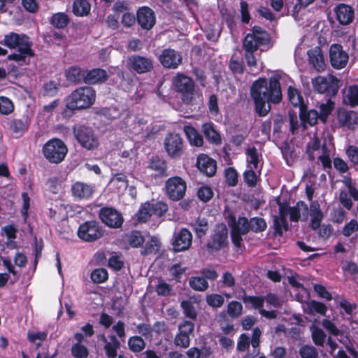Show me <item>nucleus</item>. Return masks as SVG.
<instances>
[{"instance_id":"19","label":"nucleus","mask_w":358,"mask_h":358,"mask_svg":"<svg viewBox=\"0 0 358 358\" xmlns=\"http://www.w3.org/2000/svg\"><path fill=\"white\" fill-rule=\"evenodd\" d=\"M136 18L141 28L146 30L151 29L156 22L154 11L147 6H143L138 9Z\"/></svg>"},{"instance_id":"48","label":"nucleus","mask_w":358,"mask_h":358,"mask_svg":"<svg viewBox=\"0 0 358 358\" xmlns=\"http://www.w3.org/2000/svg\"><path fill=\"white\" fill-rule=\"evenodd\" d=\"M299 355L301 358H318V351L313 345H303L299 350Z\"/></svg>"},{"instance_id":"12","label":"nucleus","mask_w":358,"mask_h":358,"mask_svg":"<svg viewBox=\"0 0 358 358\" xmlns=\"http://www.w3.org/2000/svg\"><path fill=\"white\" fill-rule=\"evenodd\" d=\"M268 41V34L260 27H255L253 28L252 32L248 34L245 37L243 48L244 50H247L246 45H248L249 50L257 51L259 45L266 43Z\"/></svg>"},{"instance_id":"46","label":"nucleus","mask_w":358,"mask_h":358,"mask_svg":"<svg viewBox=\"0 0 358 358\" xmlns=\"http://www.w3.org/2000/svg\"><path fill=\"white\" fill-rule=\"evenodd\" d=\"M128 345L130 350L134 352H139L145 347L144 340L137 336L131 337L128 341Z\"/></svg>"},{"instance_id":"59","label":"nucleus","mask_w":358,"mask_h":358,"mask_svg":"<svg viewBox=\"0 0 358 358\" xmlns=\"http://www.w3.org/2000/svg\"><path fill=\"white\" fill-rule=\"evenodd\" d=\"M262 331L259 328L253 329L252 336L251 338V345L254 348L252 355L257 356L259 354L258 347L260 343V337Z\"/></svg>"},{"instance_id":"17","label":"nucleus","mask_w":358,"mask_h":358,"mask_svg":"<svg viewBox=\"0 0 358 358\" xmlns=\"http://www.w3.org/2000/svg\"><path fill=\"white\" fill-rule=\"evenodd\" d=\"M145 121L134 115L129 114L122 117L120 122V128L127 132L135 134H140L145 125Z\"/></svg>"},{"instance_id":"7","label":"nucleus","mask_w":358,"mask_h":358,"mask_svg":"<svg viewBox=\"0 0 358 358\" xmlns=\"http://www.w3.org/2000/svg\"><path fill=\"white\" fill-rule=\"evenodd\" d=\"M3 45L6 47L14 49L18 48V51H22L24 53L31 54V47L32 43L29 38L24 34H17L10 32L4 36Z\"/></svg>"},{"instance_id":"62","label":"nucleus","mask_w":358,"mask_h":358,"mask_svg":"<svg viewBox=\"0 0 358 358\" xmlns=\"http://www.w3.org/2000/svg\"><path fill=\"white\" fill-rule=\"evenodd\" d=\"M172 288L170 285L165 281L159 280L155 287V291L158 295L168 296L170 294Z\"/></svg>"},{"instance_id":"31","label":"nucleus","mask_w":358,"mask_h":358,"mask_svg":"<svg viewBox=\"0 0 358 358\" xmlns=\"http://www.w3.org/2000/svg\"><path fill=\"white\" fill-rule=\"evenodd\" d=\"M247 167L257 169L262 155L255 147H249L245 150Z\"/></svg>"},{"instance_id":"44","label":"nucleus","mask_w":358,"mask_h":358,"mask_svg":"<svg viewBox=\"0 0 358 358\" xmlns=\"http://www.w3.org/2000/svg\"><path fill=\"white\" fill-rule=\"evenodd\" d=\"M127 241L131 247L138 248L145 242V238L140 231H134L127 235Z\"/></svg>"},{"instance_id":"30","label":"nucleus","mask_w":358,"mask_h":358,"mask_svg":"<svg viewBox=\"0 0 358 358\" xmlns=\"http://www.w3.org/2000/svg\"><path fill=\"white\" fill-rule=\"evenodd\" d=\"M109 186L118 193H123L128 187V180L123 173L115 174L110 180Z\"/></svg>"},{"instance_id":"60","label":"nucleus","mask_w":358,"mask_h":358,"mask_svg":"<svg viewBox=\"0 0 358 358\" xmlns=\"http://www.w3.org/2000/svg\"><path fill=\"white\" fill-rule=\"evenodd\" d=\"M255 169L248 168L244 173V180L250 187H255L257 181V175Z\"/></svg>"},{"instance_id":"8","label":"nucleus","mask_w":358,"mask_h":358,"mask_svg":"<svg viewBox=\"0 0 358 358\" xmlns=\"http://www.w3.org/2000/svg\"><path fill=\"white\" fill-rule=\"evenodd\" d=\"M312 83L314 90L320 94H335L339 88V80L332 75L317 76Z\"/></svg>"},{"instance_id":"34","label":"nucleus","mask_w":358,"mask_h":358,"mask_svg":"<svg viewBox=\"0 0 358 358\" xmlns=\"http://www.w3.org/2000/svg\"><path fill=\"white\" fill-rule=\"evenodd\" d=\"M198 303L199 301L195 297H191L188 300L182 301L180 303V306L184 311V314L191 319L196 318L197 314L196 308L193 304Z\"/></svg>"},{"instance_id":"41","label":"nucleus","mask_w":358,"mask_h":358,"mask_svg":"<svg viewBox=\"0 0 358 358\" xmlns=\"http://www.w3.org/2000/svg\"><path fill=\"white\" fill-rule=\"evenodd\" d=\"M288 98L291 103L295 107H299L301 110L303 106V97L300 95L298 90L292 86H289L287 90Z\"/></svg>"},{"instance_id":"42","label":"nucleus","mask_w":358,"mask_h":358,"mask_svg":"<svg viewBox=\"0 0 358 358\" xmlns=\"http://www.w3.org/2000/svg\"><path fill=\"white\" fill-rule=\"evenodd\" d=\"M149 168L156 172L157 175H163L166 170V165L164 160L158 157H152Z\"/></svg>"},{"instance_id":"5","label":"nucleus","mask_w":358,"mask_h":358,"mask_svg":"<svg viewBox=\"0 0 358 358\" xmlns=\"http://www.w3.org/2000/svg\"><path fill=\"white\" fill-rule=\"evenodd\" d=\"M68 152L64 143L57 138L48 141L43 148L45 157L51 163L58 164L62 162Z\"/></svg>"},{"instance_id":"49","label":"nucleus","mask_w":358,"mask_h":358,"mask_svg":"<svg viewBox=\"0 0 358 358\" xmlns=\"http://www.w3.org/2000/svg\"><path fill=\"white\" fill-rule=\"evenodd\" d=\"M250 231L258 233L264 231L266 228V222L260 217H253L249 220Z\"/></svg>"},{"instance_id":"43","label":"nucleus","mask_w":358,"mask_h":358,"mask_svg":"<svg viewBox=\"0 0 358 358\" xmlns=\"http://www.w3.org/2000/svg\"><path fill=\"white\" fill-rule=\"evenodd\" d=\"M300 111V117L304 124L308 123L311 126L315 125L317 122V119L320 118V115L315 110H310L307 112Z\"/></svg>"},{"instance_id":"24","label":"nucleus","mask_w":358,"mask_h":358,"mask_svg":"<svg viewBox=\"0 0 358 358\" xmlns=\"http://www.w3.org/2000/svg\"><path fill=\"white\" fill-rule=\"evenodd\" d=\"M334 12L337 20L343 25H347L351 23L355 17L352 8L344 3H341L336 6Z\"/></svg>"},{"instance_id":"10","label":"nucleus","mask_w":358,"mask_h":358,"mask_svg":"<svg viewBox=\"0 0 358 358\" xmlns=\"http://www.w3.org/2000/svg\"><path fill=\"white\" fill-rule=\"evenodd\" d=\"M229 224L231 227V239L234 244L240 247L242 242V235L250 231L249 220L245 217H239L236 220L234 217H230Z\"/></svg>"},{"instance_id":"23","label":"nucleus","mask_w":358,"mask_h":358,"mask_svg":"<svg viewBox=\"0 0 358 358\" xmlns=\"http://www.w3.org/2000/svg\"><path fill=\"white\" fill-rule=\"evenodd\" d=\"M196 166L201 173L209 177L216 173V162L204 154L198 156Z\"/></svg>"},{"instance_id":"38","label":"nucleus","mask_w":358,"mask_h":358,"mask_svg":"<svg viewBox=\"0 0 358 358\" xmlns=\"http://www.w3.org/2000/svg\"><path fill=\"white\" fill-rule=\"evenodd\" d=\"M344 100L351 106L358 105V86H350L345 92Z\"/></svg>"},{"instance_id":"58","label":"nucleus","mask_w":358,"mask_h":358,"mask_svg":"<svg viewBox=\"0 0 358 358\" xmlns=\"http://www.w3.org/2000/svg\"><path fill=\"white\" fill-rule=\"evenodd\" d=\"M14 106L13 102L5 96L0 97V113L3 115H8L13 112Z\"/></svg>"},{"instance_id":"16","label":"nucleus","mask_w":358,"mask_h":358,"mask_svg":"<svg viewBox=\"0 0 358 358\" xmlns=\"http://www.w3.org/2000/svg\"><path fill=\"white\" fill-rule=\"evenodd\" d=\"M227 229L224 224L217 225L210 241L208 243V249L216 252L224 248L227 244Z\"/></svg>"},{"instance_id":"33","label":"nucleus","mask_w":358,"mask_h":358,"mask_svg":"<svg viewBox=\"0 0 358 358\" xmlns=\"http://www.w3.org/2000/svg\"><path fill=\"white\" fill-rule=\"evenodd\" d=\"M202 131L206 138L210 142L220 144L221 138L217 131L215 129L212 123H205L202 125Z\"/></svg>"},{"instance_id":"2","label":"nucleus","mask_w":358,"mask_h":358,"mask_svg":"<svg viewBox=\"0 0 358 358\" xmlns=\"http://www.w3.org/2000/svg\"><path fill=\"white\" fill-rule=\"evenodd\" d=\"M172 85L185 105H198L202 102V94L195 88L193 80L182 73H178L172 79Z\"/></svg>"},{"instance_id":"27","label":"nucleus","mask_w":358,"mask_h":358,"mask_svg":"<svg viewBox=\"0 0 358 358\" xmlns=\"http://www.w3.org/2000/svg\"><path fill=\"white\" fill-rule=\"evenodd\" d=\"M71 191L73 195L80 199H87L92 196L94 192L92 187L81 182L74 183Z\"/></svg>"},{"instance_id":"53","label":"nucleus","mask_w":358,"mask_h":358,"mask_svg":"<svg viewBox=\"0 0 358 358\" xmlns=\"http://www.w3.org/2000/svg\"><path fill=\"white\" fill-rule=\"evenodd\" d=\"M108 278V274L105 268L94 269L91 273V279L95 283L104 282Z\"/></svg>"},{"instance_id":"20","label":"nucleus","mask_w":358,"mask_h":358,"mask_svg":"<svg viewBox=\"0 0 358 358\" xmlns=\"http://www.w3.org/2000/svg\"><path fill=\"white\" fill-rule=\"evenodd\" d=\"M192 235L186 229H182L175 235L173 248L175 252L185 251L192 245Z\"/></svg>"},{"instance_id":"11","label":"nucleus","mask_w":358,"mask_h":358,"mask_svg":"<svg viewBox=\"0 0 358 358\" xmlns=\"http://www.w3.org/2000/svg\"><path fill=\"white\" fill-rule=\"evenodd\" d=\"M78 236L85 241L92 242L100 238L103 236V231L98 222L87 221L80 225Z\"/></svg>"},{"instance_id":"61","label":"nucleus","mask_w":358,"mask_h":358,"mask_svg":"<svg viewBox=\"0 0 358 358\" xmlns=\"http://www.w3.org/2000/svg\"><path fill=\"white\" fill-rule=\"evenodd\" d=\"M160 247V242L156 237L152 236L149 241L146 242L145 249L143 252L144 255L152 253V252L157 251Z\"/></svg>"},{"instance_id":"1","label":"nucleus","mask_w":358,"mask_h":358,"mask_svg":"<svg viewBox=\"0 0 358 358\" xmlns=\"http://www.w3.org/2000/svg\"><path fill=\"white\" fill-rule=\"evenodd\" d=\"M250 94L257 113L261 116H265L271 108L269 103H278L282 99L279 77H271L268 85L265 78L258 79L251 86Z\"/></svg>"},{"instance_id":"35","label":"nucleus","mask_w":358,"mask_h":358,"mask_svg":"<svg viewBox=\"0 0 358 358\" xmlns=\"http://www.w3.org/2000/svg\"><path fill=\"white\" fill-rule=\"evenodd\" d=\"M109 338L110 341L104 345V350L108 358H115L117 356V350L120 344L115 336L111 335Z\"/></svg>"},{"instance_id":"40","label":"nucleus","mask_w":358,"mask_h":358,"mask_svg":"<svg viewBox=\"0 0 358 358\" xmlns=\"http://www.w3.org/2000/svg\"><path fill=\"white\" fill-rule=\"evenodd\" d=\"M334 103L329 99L325 103H322L319 105L320 109V119L325 122L328 116L331 114V111L334 108Z\"/></svg>"},{"instance_id":"32","label":"nucleus","mask_w":358,"mask_h":358,"mask_svg":"<svg viewBox=\"0 0 358 358\" xmlns=\"http://www.w3.org/2000/svg\"><path fill=\"white\" fill-rule=\"evenodd\" d=\"M183 131L185 133L191 145L200 147L203 145V140L197 131L191 126H185Z\"/></svg>"},{"instance_id":"14","label":"nucleus","mask_w":358,"mask_h":358,"mask_svg":"<svg viewBox=\"0 0 358 358\" xmlns=\"http://www.w3.org/2000/svg\"><path fill=\"white\" fill-rule=\"evenodd\" d=\"M158 60L162 66L169 69H176L182 62V57L174 49H164L158 55Z\"/></svg>"},{"instance_id":"54","label":"nucleus","mask_w":358,"mask_h":358,"mask_svg":"<svg viewBox=\"0 0 358 358\" xmlns=\"http://www.w3.org/2000/svg\"><path fill=\"white\" fill-rule=\"evenodd\" d=\"M152 215L151 204L147 202L141 206L136 215L138 221L145 222Z\"/></svg>"},{"instance_id":"55","label":"nucleus","mask_w":358,"mask_h":358,"mask_svg":"<svg viewBox=\"0 0 358 358\" xmlns=\"http://www.w3.org/2000/svg\"><path fill=\"white\" fill-rule=\"evenodd\" d=\"M206 302L212 308H220L224 302V296L217 294H210L206 296Z\"/></svg>"},{"instance_id":"4","label":"nucleus","mask_w":358,"mask_h":358,"mask_svg":"<svg viewBox=\"0 0 358 358\" xmlns=\"http://www.w3.org/2000/svg\"><path fill=\"white\" fill-rule=\"evenodd\" d=\"M306 152L309 159H317L324 169H331V151L325 142L322 144L318 137L314 136L307 145Z\"/></svg>"},{"instance_id":"9","label":"nucleus","mask_w":358,"mask_h":358,"mask_svg":"<svg viewBox=\"0 0 358 358\" xmlns=\"http://www.w3.org/2000/svg\"><path fill=\"white\" fill-rule=\"evenodd\" d=\"M186 189V182L179 176L171 177L166 181V194L173 201H179L182 199Z\"/></svg>"},{"instance_id":"25","label":"nucleus","mask_w":358,"mask_h":358,"mask_svg":"<svg viewBox=\"0 0 358 358\" xmlns=\"http://www.w3.org/2000/svg\"><path fill=\"white\" fill-rule=\"evenodd\" d=\"M308 59L310 64L317 71H322L324 70L326 64L320 48L315 47L308 52Z\"/></svg>"},{"instance_id":"56","label":"nucleus","mask_w":358,"mask_h":358,"mask_svg":"<svg viewBox=\"0 0 358 358\" xmlns=\"http://www.w3.org/2000/svg\"><path fill=\"white\" fill-rule=\"evenodd\" d=\"M322 325L330 334L333 336H338L343 335V331L329 319H324L322 321Z\"/></svg>"},{"instance_id":"6","label":"nucleus","mask_w":358,"mask_h":358,"mask_svg":"<svg viewBox=\"0 0 358 358\" xmlns=\"http://www.w3.org/2000/svg\"><path fill=\"white\" fill-rule=\"evenodd\" d=\"M73 132L78 141L85 149L91 150L99 147V139L92 128L79 126L77 128H74Z\"/></svg>"},{"instance_id":"13","label":"nucleus","mask_w":358,"mask_h":358,"mask_svg":"<svg viewBox=\"0 0 358 358\" xmlns=\"http://www.w3.org/2000/svg\"><path fill=\"white\" fill-rule=\"evenodd\" d=\"M329 62L331 66L336 69L345 68L349 60L348 52L338 43H333L329 49Z\"/></svg>"},{"instance_id":"36","label":"nucleus","mask_w":358,"mask_h":358,"mask_svg":"<svg viewBox=\"0 0 358 358\" xmlns=\"http://www.w3.org/2000/svg\"><path fill=\"white\" fill-rule=\"evenodd\" d=\"M90 11V4L87 0H76L73 5V12L77 16L87 15Z\"/></svg>"},{"instance_id":"45","label":"nucleus","mask_w":358,"mask_h":358,"mask_svg":"<svg viewBox=\"0 0 358 358\" xmlns=\"http://www.w3.org/2000/svg\"><path fill=\"white\" fill-rule=\"evenodd\" d=\"M85 75V71L76 66L69 68L66 72L67 79L71 82L80 81L81 79L84 80Z\"/></svg>"},{"instance_id":"47","label":"nucleus","mask_w":358,"mask_h":358,"mask_svg":"<svg viewBox=\"0 0 358 358\" xmlns=\"http://www.w3.org/2000/svg\"><path fill=\"white\" fill-rule=\"evenodd\" d=\"M29 127V122L27 119H15L10 124L11 130L16 134H22Z\"/></svg>"},{"instance_id":"15","label":"nucleus","mask_w":358,"mask_h":358,"mask_svg":"<svg viewBox=\"0 0 358 358\" xmlns=\"http://www.w3.org/2000/svg\"><path fill=\"white\" fill-rule=\"evenodd\" d=\"M164 148L167 154L172 158L180 157L184 152L182 140L177 134H169L166 136Z\"/></svg>"},{"instance_id":"39","label":"nucleus","mask_w":358,"mask_h":358,"mask_svg":"<svg viewBox=\"0 0 358 358\" xmlns=\"http://www.w3.org/2000/svg\"><path fill=\"white\" fill-rule=\"evenodd\" d=\"M189 286L194 290L203 292L208 287V282L203 277H192L189 280Z\"/></svg>"},{"instance_id":"29","label":"nucleus","mask_w":358,"mask_h":358,"mask_svg":"<svg viewBox=\"0 0 358 358\" xmlns=\"http://www.w3.org/2000/svg\"><path fill=\"white\" fill-rule=\"evenodd\" d=\"M310 215L311 217L310 226L312 229H317L320 227L324 217L323 213L320 210V206L317 201H312L310 205Z\"/></svg>"},{"instance_id":"28","label":"nucleus","mask_w":358,"mask_h":358,"mask_svg":"<svg viewBox=\"0 0 358 358\" xmlns=\"http://www.w3.org/2000/svg\"><path fill=\"white\" fill-rule=\"evenodd\" d=\"M108 78V73L105 70L95 69L91 71H85L84 81L88 84H95L99 82H103Z\"/></svg>"},{"instance_id":"50","label":"nucleus","mask_w":358,"mask_h":358,"mask_svg":"<svg viewBox=\"0 0 358 358\" xmlns=\"http://www.w3.org/2000/svg\"><path fill=\"white\" fill-rule=\"evenodd\" d=\"M194 231L199 237L206 234L208 229V222L205 219L199 217L192 224Z\"/></svg>"},{"instance_id":"64","label":"nucleus","mask_w":358,"mask_h":358,"mask_svg":"<svg viewBox=\"0 0 358 358\" xmlns=\"http://www.w3.org/2000/svg\"><path fill=\"white\" fill-rule=\"evenodd\" d=\"M198 197L203 202L208 201L213 196V192L209 187L203 186L197 192Z\"/></svg>"},{"instance_id":"52","label":"nucleus","mask_w":358,"mask_h":358,"mask_svg":"<svg viewBox=\"0 0 358 358\" xmlns=\"http://www.w3.org/2000/svg\"><path fill=\"white\" fill-rule=\"evenodd\" d=\"M68 22V16L63 13L55 14L51 18V24L57 28L65 27Z\"/></svg>"},{"instance_id":"57","label":"nucleus","mask_w":358,"mask_h":358,"mask_svg":"<svg viewBox=\"0 0 358 358\" xmlns=\"http://www.w3.org/2000/svg\"><path fill=\"white\" fill-rule=\"evenodd\" d=\"M242 304L238 301H231L227 306V313L231 317H237L242 313Z\"/></svg>"},{"instance_id":"21","label":"nucleus","mask_w":358,"mask_h":358,"mask_svg":"<svg viewBox=\"0 0 358 358\" xmlns=\"http://www.w3.org/2000/svg\"><path fill=\"white\" fill-rule=\"evenodd\" d=\"M129 64L131 67L138 73L150 71L153 68V62L152 59L138 55L129 57Z\"/></svg>"},{"instance_id":"18","label":"nucleus","mask_w":358,"mask_h":358,"mask_svg":"<svg viewBox=\"0 0 358 358\" xmlns=\"http://www.w3.org/2000/svg\"><path fill=\"white\" fill-rule=\"evenodd\" d=\"M99 217L104 224L112 228H118L122 226L123 222L121 214L113 208H101Z\"/></svg>"},{"instance_id":"63","label":"nucleus","mask_w":358,"mask_h":358,"mask_svg":"<svg viewBox=\"0 0 358 358\" xmlns=\"http://www.w3.org/2000/svg\"><path fill=\"white\" fill-rule=\"evenodd\" d=\"M150 204L152 215L158 217L162 216L168 209L166 204L161 201L150 203Z\"/></svg>"},{"instance_id":"26","label":"nucleus","mask_w":358,"mask_h":358,"mask_svg":"<svg viewBox=\"0 0 358 358\" xmlns=\"http://www.w3.org/2000/svg\"><path fill=\"white\" fill-rule=\"evenodd\" d=\"M288 213L289 214L291 221L307 220L308 217V208L304 202L300 201L296 203V206L289 208Z\"/></svg>"},{"instance_id":"37","label":"nucleus","mask_w":358,"mask_h":358,"mask_svg":"<svg viewBox=\"0 0 358 358\" xmlns=\"http://www.w3.org/2000/svg\"><path fill=\"white\" fill-rule=\"evenodd\" d=\"M310 329L314 343L318 346H323L327 337L324 331L315 325H312Z\"/></svg>"},{"instance_id":"3","label":"nucleus","mask_w":358,"mask_h":358,"mask_svg":"<svg viewBox=\"0 0 358 358\" xmlns=\"http://www.w3.org/2000/svg\"><path fill=\"white\" fill-rule=\"evenodd\" d=\"M96 92L91 87H80L66 99V106L70 110H83L90 108L95 102Z\"/></svg>"},{"instance_id":"51","label":"nucleus","mask_w":358,"mask_h":358,"mask_svg":"<svg viewBox=\"0 0 358 358\" xmlns=\"http://www.w3.org/2000/svg\"><path fill=\"white\" fill-rule=\"evenodd\" d=\"M71 354L75 358H87L89 350L84 345L76 343L71 347Z\"/></svg>"},{"instance_id":"22","label":"nucleus","mask_w":358,"mask_h":358,"mask_svg":"<svg viewBox=\"0 0 358 358\" xmlns=\"http://www.w3.org/2000/svg\"><path fill=\"white\" fill-rule=\"evenodd\" d=\"M337 119L341 126L350 129H354L358 124V115L354 111L340 108L338 110Z\"/></svg>"}]
</instances>
